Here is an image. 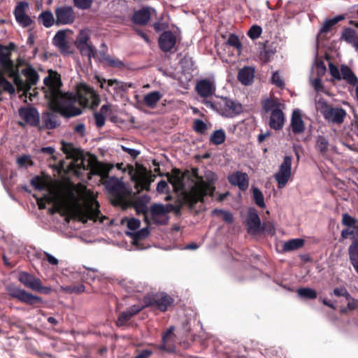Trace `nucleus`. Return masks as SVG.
I'll list each match as a JSON object with an SVG mask.
<instances>
[{"instance_id": "obj_35", "label": "nucleus", "mask_w": 358, "mask_h": 358, "mask_svg": "<svg viewBox=\"0 0 358 358\" xmlns=\"http://www.w3.org/2000/svg\"><path fill=\"white\" fill-rule=\"evenodd\" d=\"M162 94L158 92H151L147 94L143 99L144 103L149 108H153L161 99Z\"/></svg>"}, {"instance_id": "obj_24", "label": "nucleus", "mask_w": 358, "mask_h": 358, "mask_svg": "<svg viewBox=\"0 0 358 358\" xmlns=\"http://www.w3.org/2000/svg\"><path fill=\"white\" fill-rule=\"evenodd\" d=\"M228 180L231 185L238 186L242 191L246 190L249 185L248 174L241 171H236L230 175L228 177Z\"/></svg>"}, {"instance_id": "obj_21", "label": "nucleus", "mask_w": 358, "mask_h": 358, "mask_svg": "<svg viewBox=\"0 0 358 358\" xmlns=\"http://www.w3.org/2000/svg\"><path fill=\"white\" fill-rule=\"evenodd\" d=\"M165 176L168 181L173 185L175 191L182 190L184 189L185 173H182L179 169L173 168L171 173H166Z\"/></svg>"}, {"instance_id": "obj_3", "label": "nucleus", "mask_w": 358, "mask_h": 358, "mask_svg": "<svg viewBox=\"0 0 358 358\" xmlns=\"http://www.w3.org/2000/svg\"><path fill=\"white\" fill-rule=\"evenodd\" d=\"M317 108L323 117L329 123L341 124L347 115L346 111L341 107H334L330 105L323 98L316 103Z\"/></svg>"}, {"instance_id": "obj_9", "label": "nucleus", "mask_w": 358, "mask_h": 358, "mask_svg": "<svg viewBox=\"0 0 358 358\" xmlns=\"http://www.w3.org/2000/svg\"><path fill=\"white\" fill-rule=\"evenodd\" d=\"M8 292L11 298L17 299L19 301L27 305L35 306L43 302L41 297L33 295L24 289L15 286L9 287Z\"/></svg>"}, {"instance_id": "obj_53", "label": "nucleus", "mask_w": 358, "mask_h": 358, "mask_svg": "<svg viewBox=\"0 0 358 358\" xmlns=\"http://www.w3.org/2000/svg\"><path fill=\"white\" fill-rule=\"evenodd\" d=\"M103 59L107 62V64L111 67H116L121 69L124 67V64L123 62L118 59H113L109 55H106L103 57Z\"/></svg>"}, {"instance_id": "obj_1", "label": "nucleus", "mask_w": 358, "mask_h": 358, "mask_svg": "<svg viewBox=\"0 0 358 358\" xmlns=\"http://www.w3.org/2000/svg\"><path fill=\"white\" fill-rule=\"evenodd\" d=\"M43 83L45 87L42 90L50 109L52 112L59 113L66 118L82 114V109L75 106L77 102L83 108H92L97 107L100 103V97L97 92L84 83L76 85V93L63 92L61 90L62 83L60 75L52 70L44 78Z\"/></svg>"}, {"instance_id": "obj_18", "label": "nucleus", "mask_w": 358, "mask_h": 358, "mask_svg": "<svg viewBox=\"0 0 358 358\" xmlns=\"http://www.w3.org/2000/svg\"><path fill=\"white\" fill-rule=\"evenodd\" d=\"M177 42L176 35L171 31H164L158 39L160 50L164 52H170L175 48Z\"/></svg>"}, {"instance_id": "obj_11", "label": "nucleus", "mask_w": 358, "mask_h": 358, "mask_svg": "<svg viewBox=\"0 0 358 358\" xmlns=\"http://www.w3.org/2000/svg\"><path fill=\"white\" fill-rule=\"evenodd\" d=\"M292 162V157L285 156L282 163L279 167V171L274 176L279 189L283 188L289 180L291 176Z\"/></svg>"}, {"instance_id": "obj_41", "label": "nucleus", "mask_w": 358, "mask_h": 358, "mask_svg": "<svg viewBox=\"0 0 358 358\" xmlns=\"http://www.w3.org/2000/svg\"><path fill=\"white\" fill-rule=\"evenodd\" d=\"M53 43L62 51H65L68 48L65 33L62 31H58L53 38Z\"/></svg>"}, {"instance_id": "obj_30", "label": "nucleus", "mask_w": 358, "mask_h": 358, "mask_svg": "<svg viewBox=\"0 0 358 358\" xmlns=\"http://www.w3.org/2000/svg\"><path fill=\"white\" fill-rule=\"evenodd\" d=\"M10 78H13L14 83L17 85L18 90L28 92L30 90V86L24 81L19 75L17 69L14 66L10 70L6 72Z\"/></svg>"}, {"instance_id": "obj_62", "label": "nucleus", "mask_w": 358, "mask_h": 358, "mask_svg": "<svg viewBox=\"0 0 358 358\" xmlns=\"http://www.w3.org/2000/svg\"><path fill=\"white\" fill-rule=\"evenodd\" d=\"M271 83L273 85H275L277 87H280V88L283 87L285 85V83H284L283 80L281 79L278 71H275L273 73L272 77H271Z\"/></svg>"}, {"instance_id": "obj_19", "label": "nucleus", "mask_w": 358, "mask_h": 358, "mask_svg": "<svg viewBox=\"0 0 358 358\" xmlns=\"http://www.w3.org/2000/svg\"><path fill=\"white\" fill-rule=\"evenodd\" d=\"M108 192L112 196L111 203L113 206H120L124 201L125 189L122 182L118 180L115 181L108 187Z\"/></svg>"}, {"instance_id": "obj_25", "label": "nucleus", "mask_w": 358, "mask_h": 358, "mask_svg": "<svg viewBox=\"0 0 358 358\" xmlns=\"http://www.w3.org/2000/svg\"><path fill=\"white\" fill-rule=\"evenodd\" d=\"M142 308L139 305H134L125 311L120 313L116 320V325L119 327L125 326L131 317L138 314Z\"/></svg>"}, {"instance_id": "obj_37", "label": "nucleus", "mask_w": 358, "mask_h": 358, "mask_svg": "<svg viewBox=\"0 0 358 358\" xmlns=\"http://www.w3.org/2000/svg\"><path fill=\"white\" fill-rule=\"evenodd\" d=\"M344 19L345 17L343 15H339L326 20L320 30V34L329 32L334 25Z\"/></svg>"}, {"instance_id": "obj_14", "label": "nucleus", "mask_w": 358, "mask_h": 358, "mask_svg": "<svg viewBox=\"0 0 358 358\" xmlns=\"http://www.w3.org/2000/svg\"><path fill=\"white\" fill-rule=\"evenodd\" d=\"M15 48V45L13 43H10L8 45L0 44V68L4 73L15 66L10 59L11 51Z\"/></svg>"}, {"instance_id": "obj_38", "label": "nucleus", "mask_w": 358, "mask_h": 358, "mask_svg": "<svg viewBox=\"0 0 358 358\" xmlns=\"http://www.w3.org/2000/svg\"><path fill=\"white\" fill-rule=\"evenodd\" d=\"M280 103L278 99H266L262 101V110L265 113L273 111L274 110H278L280 108Z\"/></svg>"}, {"instance_id": "obj_52", "label": "nucleus", "mask_w": 358, "mask_h": 358, "mask_svg": "<svg viewBox=\"0 0 358 358\" xmlns=\"http://www.w3.org/2000/svg\"><path fill=\"white\" fill-rule=\"evenodd\" d=\"M357 223V220L352 217H351L348 213L343 214L342 217V224L346 227H353L358 229V227L355 226Z\"/></svg>"}, {"instance_id": "obj_34", "label": "nucleus", "mask_w": 358, "mask_h": 358, "mask_svg": "<svg viewBox=\"0 0 358 358\" xmlns=\"http://www.w3.org/2000/svg\"><path fill=\"white\" fill-rule=\"evenodd\" d=\"M22 73L27 78L26 83L29 84L30 88L32 85H36L38 80V74L31 66L26 67L22 70Z\"/></svg>"}, {"instance_id": "obj_63", "label": "nucleus", "mask_w": 358, "mask_h": 358, "mask_svg": "<svg viewBox=\"0 0 358 358\" xmlns=\"http://www.w3.org/2000/svg\"><path fill=\"white\" fill-rule=\"evenodd\" d=\"M329 68L330 74L334 79L337 80H341V73L336 66L330 62L329 64Z\"/></svg>"}, {"instance_id": "obj_2", "label": "nucleus", "mask_w": 358, "mask_h": 358, "mask_svg": "<svg viewBox=\"0 0 358 358\" xmlns=\"http://www.w3.org/2000/svg\"><path fill=\"white\" fill-rule=\"evenodd\" d=\"M192 176L196 181L194 182V185L188 192L184 193L182 199L185 203L187 204L190 208H194L198 202L203 201L205 196H213L215 190L214 183L217 178L214 173L210 172L209 176L207 177L208 181H205L203 177L199 175V169L197 168L192 169Z\"/></svg>"}, {"instance_id": "obj_57", "label": "nucleus", "mask_w": 358, "mask_h": 358, "mask_svg": "<svg viewBox=\"0 0 358 358\" xmlns=\"http://www.w3.org/2000/svg\"><path fill=\"white\" fill-rule=\"evenodd\" d=\"M213 214H222L223 215V220L229 224H231L234 222V217L232 214L229 212L224 211L223 210L215 209L213 211Z\"/></svg>"}, {"instance_id": "obj_4", "label": "nucleus", "mask_w": 358, "mask_h": 358, "mask_svg": "<svg viewBox=\"0 0 358 358\" xmlns=\"http://www.w3.org/2000/svg\"><path fill=\"white\" fill-rule=\"evenodd\" d=\"M72 213L75 218L83 223L87 222L88 220L96 221L101 214L99 204L97 201L84 206L76 202L72 208Z\"/></svg>"}, {"instance_id": "obj_8", "label": "nucleus", "mask_w": 358, "mask_h": 358, "mask_svg": "<svg viewBox=\"0 0 358 358\" xmlns=\"http://www.w3.org/2000/svg\"><path fill=\"white\" fill-rule=\"evenodd\" d=\"M18 114L20 117L24 122H19L18 124L20 126L24 127L27 124L38 129V127H39L40 114L35 107H20L18 110Z\"/></svg>"}, {"instance_id": "obj_46", "label": "nucleus", "mask_w": 358, "mask_h": 358, "mask_svg": "<svg viewBox=\"0 0 358 358\" xmlns=\"http://www.w3.org/2000/svg\"><path fill=\"white\" fill-rule=\"evenodd\" d=\"M298 295L306 299H314L317 298V292L309 287H302L297 289Z\"/></svg>"}, {"instance_id": "obj_61", "label": "nucleus", "mask_w": 358, "mask_h": 358, "mask_svg": "<svg viewBox=\"0 0 358 358\" xmlns=\"http://www.w3.org/2000/svg\"><path fill=\"white\" fill-rule=\"evenodd\" d=\"M94 117L95 120L96 127L99 129L102 128L104 126L106 122L105 115L101 113H95L94 114Z\"/></svg>"}, {"instance_id": "obj_59", "label": "nucleus", "mask_w": 358, "mask_h": 358, "mask_svg": "<svg viewBox=\"0 0 358 358\" xmlns=\"http://www.w3.org/2000/svg\"><path fill=\"white\" fill-rule=\"evenodd\" d=\"M333 292L336 296H343L346 299H351V295L345 287H336Z\"/></svg>"}, {"instance_id": "obj_13", "label": "nucleus", "mask_w": 358, "mask_h": 358, "mask_svg": "<svg viewBox=\"0 0 358 358\" xmlns=\"http://www.w3.org/2000/svg\"><path fill=\"white\" fill-rule=\"evenodd\" d=\"M219 105L226 117H232L243 112V106L241 103L227 97H222Z\"/></svg>"}, {"instance_id": "obj_42", "label": "nucleus", "mask_w": 358, "mask_h": 358, "mask_svg": "<svg viewBox=\"0 0 358 358\" xmlns=\"http://www.w3.org/2000/svg\"><path fill=\"white\" fill-rule=\"evenodd\" d=\"M38 21L47 28L52 27L55 23V19L52 13L49 11H43L38 16Z\"/></svg>"}, {"instance_id": "obj_51", "label": "nucleus", "mask_w": 358, "mask_h": 358, "mask_svg": "<svg viewBox=\"0 0 358 358\" xmlns=\"http://www.w3.org/2000/svg\"><path fill=\"white\" fill-rule=\"evenodd\" d=\"M194 130L200 134H203L208 129L207 124L200 119H196L193 122Z\"/></svg>"}, {"instance_id": "obj_54", "label": "nucleus", "mask_w": 358, "mask_h": 358, "mask_svg": "<svg viewBox=\"0 0 358 358\" xmlns=\"http://www.w3.org/2000/svg\"><path fill=\"white\" fill-rule=\"evenodd\" d=\"M262 32V29L260 26L253 25L249 29L248 35L251 39L255 40L261 36Z\"/></svg>"}, {"instance_id": "obj_27", "label": "nucleus", "mask_w": 358, "mask_h": 358, "mask_svg": "<svg viewBox=\"0 0 358 358\" xmlns=\"http://www.w3.org/2000/svg\"><path fill=\"white\" fill-rule=\"evenodd\" d=\"M285 115L282 110L279 108L272 111L269 118V126L275 130L281 129L285 124Z\"/></svg>"}, {"instance_id": "obj_17", "label": "nucleus", "mask_w": 358, "mask_h": 358, "mask_svg": "<svg viewBox=\"0 0 358 358\" xmlns=\"http://www.w3.org/2000/svg\"><path fill=\"white\" fill-rule=\"evenodd\" d=\"M42 123L41 124V121L39 120V127H38V130L39 131L48 129L52 130L61 124V121L58 116L54 113L45 111L42 113L41 115Z\"/></svg>"}, {"instance_id": "obj_43", "label": "nucleus", "mask_w": 358, "mask_h": 358, "mask_svg": "<svg viewBox=\"0 0 358 358\" xmlns=\"http://www.w3.org/2000/svg\"><path fill=\"white\" fill-rule=\"evenodd\" d=\"M226 135L223 129H218L213 132L210 137V143L219 145L225 141Z\"/></svg>"}, {"instance_id": "obj_20", "label": "nucleus", "mask_w": 358, "mask_h": 358, "mask_svg": "<svg viewBox=\"0 0 358 358\" xmlns=\"http://www.w3.org/2000/svg\"><path fill=\"white\" fill-rule=\"evenodd\" d=\"M152 11L154 12L155 10L149 6H144L134 11L131 16L132 22L137 25H146L150 20Z\"/></svg>"}, {"instance_id": "obj_15", "label": "nucleus", "mask_w": 358, "mask_h": 358, "mask_svg": "<svg viewBox=\"0 0 358 358\" xmlns=\"http://www.w3.org/2000/svg\"><path fill=\"white\" fill-rule=\"evenodd\" d=\"M98 83H100V87L105 89L106 91L110 92L108 87H113V92L115 94L120 93L122 92H126L129 87H132L131 83H127L117 79H109L106 80L99 76L96 77Z\"/></svg>"}, {"instance_id": "obj_32", "label": "nucleus", "mask_w": 358, "mask_h": 358, "mask_svg": "<svg viewBox=\"0 0 358 358\" xmlns=\"http://www.w3.org/2000/svg\"><path fill=\"white\" fill-rule=\"evenodd\" d=\"M341 78L346 80L350 85H356L358 83V78L351 69L345 64H342L341 66Z\"/></svg>"}, {"instance_id": "obj_16", "label": "nucleus", "mask_w": 358, "mask_h": 358, "mask_svg": "<svg viewBox=\"0 0 358 358\" xmlns=\"http://www.w3.org/2000/svg\"><path fill=\"white\" fill-rule=\"evenodd\" d=\"M132 180L135 182V188L138 192L150 189L151 180H150V173H148L145 168L142 167L141 170H137L132 176Z\"/></svg>"}, {"instance_id": "obj_36", "label": "nucleus", "mask_w": 358, "mask_h": 358, "mask_svg": "<svg viewBox=\"0 0 358 358\" xmlns=\"http://www.w3.org/2000/svg\"><path fill=\"white\" fill-rule=\"evenodd\" d=\"M276 53V46L274 43L265 45L264 50L260 52V59L264 63L270 61L271 58Z\"/></svg>"}, {"instance_id": "obj_39", "label": "nucleus", "mask_w": 358, "mask_h": 358, "mask_svg": "<svg viewBox=\"0 0 358 358\" xmlns=\"http://www.w3.org/2000/svg\"><path fill=\"white\" fill-rule=\"evenodd\" d=\"M305 241L302 238L291 239L285 242L283 245V250L293 251L302 248L304 245Z\"/></svg>"}, {"instance_id": "obj_58", "label": "nucleus", "mask_w": 358, "mask_h": 358, "mask_svg": "<svg viewBox=\"0 0 358 358\" xmlns=\"http://www.w3.org/2000/svg\"><path fill=\"white\" fill-rule=\"evenodd\" d=\"M62 150L64 153L66 155H73L76 154V148H74L73 143H66L64 141L62 142Z\"/></svg>"}, {"instance_id": "obj_47", "label": "nucleus", "mask_w": 358, "mask_h": 358, "mask_svg": "<svg viewBox=\"0 0 358 358\" xmlns=\"http://www.w3.org/2000/svg\"><path fill=\"white\" fill-rule=\"evenodd\" d=\"M252 197L257 206L260 208L265 207L264 195L259 188L252 187Z\"/></svg>"}, {"instance_id": "obj_10", "label": "nucleus", "mask_w": 358, "mask_h": 358, "mask_svg": "<svg viewBox=\"0 0 358 358\" xmlns=\"http://www.w3.org/2000/svg\"><path fill=\"white\" fill-rule=\"evenodd\" d=\"M245 224L249 234L255 235L265 231L264 224H262L258 213L254 208L248 209L245 218Z\"/></svg>"}, {"instance_id": "obj_40", "label": "nucleus", "mask_w": 358, "mask_h": 358, "mask_svg": "<svg viewBox=\"0 0 358 358\" xmlns=\"http://www.w3.org/2000/svg\"><path fill=\"white\" fill-rule=\"evenodd\" d=\"M357 38L358 36H357L355 29L347 27L343 30L341 39L344 40L347 43L353 45Z\"/></svg>"}, {"instance_id": "obj_60", "label": "nucleus", "mask_w": 358, "mask_h": 358, "mask_svg": "<svg viewBox=\"0 0 358 358\" xmlns=\"http://www.w3.org/2000/svg\"><path fill=\"white\" fill-rule=\"evenodd\" d=\"M16 21L23 27H27L34 22L32 19L27 14L18 18Z\"/></svg>"}, {"instance_id": "obj_23", "label": "nucleus", "mask_w": 358, "mask_h": 358, "mask_svg": "<svg viewBox=\"0 0 358 358\" xmlns=\"http://www.w3.org/2000/svg\"><path fill=\"white\" fill-rule=\"evenodd\" d=\"M150 198L148 195L144 194L141 196L137 197L134 203L133 207L135 209L137 215H144V221L149 224L150 221L148 217V206L147 203L150 201Z\"/></svg>"}, {"instance_id": "obj_56", "label": "nucleus", "mask_w": 358, "mask_h": 358, "mask_svg": "<svg viewBox=\"0 0 358 358\" xmlns=\"http://www.w3.org/2000/svg\"><path fill=\"white\" fill-rule=\"evenodd\" d=\"M30 183L37 190H43L45 187L43 178L38 176L34 177Z\"/></svg>"}, {"instance_id": "obj_64", "label": "nucleus", "mask_w": 358, "mask_h": 358, "mask_svg": "<svg viewBox=\"0 0 358 358\" xmlns=\"http://www.w3.org/2000/svg\"><path fill=\"white\" fill-rule=\"evenodd\" d=\"M141 222L139 220L136 218H130L127 221V227L130 230L134 231L140 227Z\"/></svg>"}, {"instance_id": "obj_50", "label": "nucleus", "mask_w": 358, "mask_h": 358, "mask_svg": "<svg viewBox=\"0 0 358 358\" xmlns=\"http://www.w3.org/2000/svg\"><path fill=\"white\" fill-rule=\"evenodd\" d=\"M227 43L229 45L236 49L238 52H241L242 49V44L239 40V38L237 35L234 34H230L227 39Z\"/></svg>"}, {"instance_id": "obj_48", "label": "nucleus", "mask_w": 358, "mask_h": 358, "mask_svg": "<svg viewBox=\"0 0 358 358\" xmlns=\"http://www.w3.org/2000/svg\"><path fill=\"white\" fill-rule=\"evenodd\" d=\"M126 234L133 237L134 240L140 241L146 238L150 234V231L148 227H145L135 233L127 232Z\"/></svg>"}, {"instance_id": "obj_6", "label": "nucleus", "mask_w": 358, "mask_h": 358, "mask_svg": "<svg viewBox=\"0 0 358 358\" xmlns=\"http://www.w3.org/2000/svg\"><path fill=\"white\" fill-rule=\"evenodd\" d=\"M174 302L173 299L166 293L155 294L152 296H145L144 303L145 307H151L161 312H166Z\"/></svg>"}, {"instance_id": "obj_28", "label": "nucleus", "mask_w": 358, "mask_h": 358, "mask_svg": "<svg viewBox=\"0 0 358 358\" xmlns=\"http://www.w3.org/2000/svg\"><path fill=\"white\" fill-rule=\"evenodd\" d=\"M238 80L244 85H250L255 77V69L252 66H244L238 71Z\"/></svg>"}, {"instance_id": "obj_22", "label": "nucleus", "mask_w": 358, "mask_h": 358, "mask_svg": "<svg viewBox=\"0 0 358 358\" xmlns=\"http://www.w3.org/2000/svg\"><path fill=\"white\" fill-rule=\"evenodd\" d=\"M90 171L94 175L100 176L102 178H107L113 165L100 162L96 156H92V161L90 162Z\"/></svg>"}, {"instance_id": "obj_55", "label": "nucleus", "mask_w": 358, "mask_h": 358, "mask_svg": "<svg viewBox=\"0 0 358 358\" xmlns=\"http://www.w3.org/2000/svg\"><path fill=\"white\" fill-rule=\"evenodd\" d=\"M74 6L80 9L86 10L91 7L93 0H73Z\"/></svg>"}, {"instance_id": "obj_44", "label": "nucleus", "mask_w": 358, "mask_h": 358, "mask_svg": "<svg viewBox=\"0 0 358 358\" xmlns=\"http://www.w3.org/2000/svg\"><path fill=\"white\" fill-rule=\"evenodd\" d=\"M76 46L77 48L79 50L80 54L83 56L88 57L90 60L91 59L92 57H95L96 50L92 45H78Z\"/></svg>"}, {"instance_id": "obj_33", "label": "nucleus", "mask_w": 358, "mask_h": 358, "mask_svg": "<svg viewBox=\"0 0 358 358\" xmlns=\"http://www.w3.org/2000/svg\"><path fill=\"white\" fill-rule=\"evenodd\" d=\"M329 141L325 136L319 135L317 137L315 148L322 156H325L327 155L329 150Z\"/></svg>"}, {"instance_id": "obj_12", "label": "nucleus", "mask_w": 358, "mask_h": 358, "mask_svg": "<svg viewBox=\"0 0 358 358\" xmlns=\"http://www.w3.org/2000/svg\"><path fill=\"white\" fill-rule=\"evenodd\" d=\"M57 25L71 24L76 20V13L73 8L69 6L57 7L55 10Z\"/></svg>"}, {"instance_id": "obj_45", "label": "nucleus", "mask_w": 358, "mask_h": 358, "mask_svg": "<svg viewBox=\"0 0 358 358\" xmlns=\"http://www.w3.org/2000/svg\"><path fill=\"white\" fill-rule=\"evenodd\" d=\"M350 263L358 262V239L354 238L348 249Z\"/></svg>"}, {"instance_id": "obj_49", "label": "nucleus", "mask_w": 358, "mask_h": 358, "mask_svg": "<svg viewBox=\"0 0 358 358\" xmlns=\"http://www.w3.org/2000/svg\"><path fill=\"white\" fill-rule=\"evenodd\" d=\"M27 7L28 3L25 1H20L17 3L13 11L15 20H17L26 14V8Z\"/></svg>"}, {"instance_id": "obj_31", "label": "nucleus", "mask_w": 358, "mask_h": 358, "mask_svg": "<svg viewBox=\"0 0 358 358\" xmlns=\"http://www.w3.org/2000/svg\"><path fill=\"white\" fill-rule=\"evenodd\" d=\"M290 126L292 127V132L295 134H299L304 131L305 124L299 111H293L291 117Z\"/></svg>"}, {"instance_id": "obj_29", "label": "nucleus", "mask_w": 358, "mask_h": 358, "mask_svg": "<svg viewBox=\"0 0 358 358\" xmlns=\"http://www.w3.org/2000/svg\"><path fill=\"white\" fill-rule=\"evenodd\" d=\"M174 327H170L164 334L162 338V344L158 346V349L169 353L174 351L173 346L169 345V342L173 338L174 336Z\"/></svg>"}, {"instance_id": "obj_7", "label": "nucleus", "mask_w": 358, "mask_h": 358, "mask_svg": "<svg viewBox=\"0 0 358 358\" xmlns=\"http://www.w3.org/2000/svg\"><path fill=\"white\" fill-rule=\"evenodd\" d=\"M19 281L26 287L43 294H49L52 292L50 287L43 286L41 280L26 271H22L19 274Z\"/></svg>"}, {"instance_id": "obj_26", "label": "nucleus", "mask_w": 358, "mask_h": 358, "mask_svg": "<svg viewBox=\"0 0 358 358\" xmlns=\"http://www.w3.org/2000/svg\"><path fill=\"white\" fill-rule=\"evenodd\" d=\"M195 89L198 94L203 98L212 96L215 92V87L208 79H203L198 81Z\"/></svg>"}, {"instance_id": "obj_5", "label": "nucleus", "mask_w": 358, "mask_h": 358, "mask_svg": "<svg viewBox=\"0 0 358 358\" xmlns=\"http://www.w3.org/2000/svg\"><path fill=\"white\" fill-rule=\"evenodd\" d=\"M176 210L180 211V208L171 203L163 205L162 203H153L150 207V212L153 222L157 224L164 225L168 223L167 214Z\"/></svg>"}]
</instances>
